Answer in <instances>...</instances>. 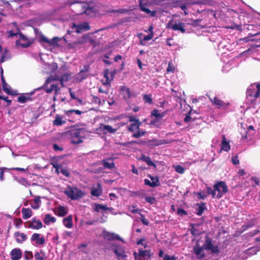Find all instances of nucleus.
Masks as SVG:
<instances>
[{
	"mask_svg": "<svg viewBox=\"0 0 260 260\" xmlns=\"http://www.w3.org/2000/svg\"><path fill=\"white\" fill-rule=\"evenodd\" d=\"M69 5L71 9L76 15H81L84 14V11L87 3L77 1H68L66 3V5Z\"/></svg>",
	"mask_w": 260,
	"mask_h": 260,
	"instance_id": "f257e3e1",
	"label": "nucleus"
},
{
	"mask_svg": "<svg viewBox=\"0 0 260 260\" xmlns=\"http://www.w3.org/2000/svg\"><path fill=\"white\" fill-rule=\"evenodd\" d=\"M71 136V142L72 144H78L83 142V131L82 129H78L71 132H68Z\"/></svg>",
	"mask_w": 260,
	"mask_h": 260,
	"instance_id": "f03ea898",
	"label": "nucleus"
},
{
	"mask_svg": "<svg viewBox=\"0 0 260 260\" xmlns=\"http://www.w3.org/2000/svg\"><path fill=\"white\" fill-rule=\"evenodd\" d=\"M66 195L72 200H78L82 198L85 193L77 187L68 186V190H66Z\"/></svg>",
	"mask_w": 260,
	"mask_h": 260,
	"instance_id": "7ed1b4c3",
	"label": "nucleus"
},
{
	"mask_svg": "<svg viewBox=\"0 0 260 260\" xmlns=\"http://www.w3.org/2000/svg\"><path fill=\"white\" fill-rule=\"evenodd\" d=\"M202 246L205 250L210 251L211 253L217 254L220 252L218 246L213 244L212 239L208 236L205 237V241Z\"/></svg>",
	"mask_w": 260,
	"mask_h": 260,
	"instance_id": "20e7f679",
	"label": "nucleus"
},
{
	"mask_svg": "<svg viewBox=\"0 0 260 260\" xmlns=\"http://www.w3.org/2000/svg\"><path fill=\"white\" fill-rule=\"evenodd\" d=\"M85 43H89L92 45L93 47H95L97 45V42L92 37L89 36H84L81 40L74 42L73 43H69L68 44V47L69 48H75L77 45Z\"/></svg>",
	"mask_w": 260,
	"mask_h": 260,
	"instance_id": "39448f33",
	"label": "nucleus"
},
{
	"mask_svg": "<svg viewBox=\"0 0 260 260\" xmlns=\"http://www.w3.org/2000/svg\"><path fill=\"white\" fill-rule=\"evenodd\" d=\"M56 78H53V77L52 76H50L49 77L45 83H44V84L41 86V87H39L37 89V90H40L41 89H44L46 92L47 93H50L52 91H55V92H56L57 91V90H58V88H57V85L55 84H51L50 85V87H48V85L49 83H50L52 81H53L54 80H56Z\"/></svg>",
	"mask_w": 260,
	"mask_h": 260,
	"instance_id": "423d86ee",
	"label": "nucleus"
},
{
	"mask_svg": "<svg viewBox=\"0 0 260 260\" xmlns=\"http://www.w3.org/2000/svg\"><path fill=\"white\" fill-rule=\"evenodd\" d=\"M213 188L215 191L218 192L217 198H221L223 195L228 191V188L226 183L224 181H218L214 185Z\"/></svg>",
	"mask_w": 260,
	"mask_h": 260,
	"instance_id": "0eeeda50",
	"label": "nucleus"
},
{
	"mask_svg": "<svg viewBox=\"0 0 260 260\" xmlns=\"http://www.w3.org/2000/svg\"><path fill=\"white\" fill-rule=\"evenodd\" d=\"M82 113V112L79 110H70L66 111V120L75 123L80 119Z\"/></svg>",
	"mask_w": 260,
	"mask_h": 260,
	"instance_id": "6e6552de",
	"label": "nucleus"
},
{
	"mask_svg": "<svg viewBox=\"0 0 260 260\" xmlns=\"http://www.w3.org/2000/svg\"><path fill=\"white\" fill-rule=\"evenodd\" d=\"M90 29V26L88 22H84L79 25H76L74 23H72L71 30H68L67 34H69L71 32H75L80 33L83 31H86Z\"/></svg>",
	"mask_w": 260,
	"mask_h": 260,
	"instance_id": "1a4fd4ad",
	"label": "nucleus"
},
{
	"mask_svg": "<svg viewBox=\"0 0 260 260\" xmlns=\"http://www.w3.org/2000/svg\"><path fill=\"white\" fill-rule=\"evenodd\" d=\"M133 255L135 256V260H142V257H144L145 256H147L148 258H150L151 256L153 255V253H151L150 250H143L142 249H140L139 250V253H137L136 251L134 252Z\"/></svg>",
	"mask_w": 260,
	"mask_h": 260,
	"instance_id": "9d476101",
	"label": "nucleus"
},
{
	"mask_svg": "<svg viewBox=\"0 0 260 260\" xmlns=\"http://www.w3.org/2000/svg\"><path fill=\"white\" fill-rule=\"evenodd\" d=\"M201 225L199 223H191L190 224V233L193 236L198 237L204 233V231L200 228Z\"/></svg>",
	"mask_w": 260,
	"mask_h": 260,
	"instance_id": "9b49d317",
	"label": "nucleus"
},
{
	"mask_svg": "<svg viewBox=\"0 0 260 260\" xmlns=\"http://www.w3.org/2000/svg\"><path fill=\"white\" fill-rule=\"evenodd\" d=\"M89 71V67L88 65H85L83 68L81 69L80 72L77 75L76 79L77 81L81 82L83 80L87 78Z\"/></svg>",
	"mask_w": 260,
	"mask_h": 260,
	"instance_id": "f8f14e48",
	"label": "nucleus"
},
{
	"mask_svg": "<svg viewBox=\"0 0 260 260\" xmlns=\"http://www.w3.org/2000/svg\"><path fill=\"white\" fill-rule=\"evenodd\" d=\"M102 236L103 238L108 241L119 240L122 241L121 237L114 233H110L106 230L102 232Z\"/></svg>",
	"mask_w": 260,
	"mask_h": 260,
	"instance_id": "ddd939ff",
	"label": "nucleus"
},
{
	"mask_svg": "<svg viewBox=\"0 0 260 260\" xmlns=\"http://www.w3.org/2000/svg\"><path fill=\"white\" fill-rule=\"evenodd\" d=\"M148 176L150 178L152 182L147 179H145L144 180L145 185L152 188H154L160 185V183L157 176H152L150 175H148Z\"/></svg>",
	"mask_w": 260,
	"mask_h": 260,
	"instance_id": "4468645a",
	"label": "nucleus"
},
{
	"mask_svg": "<svg viewBox=\"0 0 260 260\" xmlns=\"http://www.w3.org/2000/svg\"><path fill=\"white\" fill-rule=\"evenodd\" d=\"M113 250L118 260H126L127 255L123 247H118Z\"/></svg>",
	"mask_w": 260,
	"mask_h": 260,
	"instance_id": "2eb2a0df",
	"label": "nucleus"
},
{
	"mask_svg": "<svg viewBox=\"0 0 260 260\" xmlns=\"http://www.w3.org/2000/svg\"><path fill=\"white\" fill-rule=\"evenodd\" d=\"M28 224V228L35 230H39L43 227V223L40 220H37L36 217H34L30 221L26 222Z\"/></svg>",
	"mask_w": 260,
	"mask_h": 260,
	"instance_id": "dca6fc26",
	"label": "nucleus"
},
{
	"mask_svg": "<svg viewBox=\"0 0 260 260\" xmlns=\"http://www.w3.org/2000/svg\"><path fill=\"white\" fill-rule=\"evenodd\" d=\"M204 250L205 249L203 248V246H201L199 244H197L193 248V251L198 259H202L206 256Z\"/></svg>",
	"mask_w": 260,
	"mask_h": 260,
	"instance_id": "f3484780",
	"label": "nucleus"
},
{
	"mask_svg": "<svg viewBox=\"0 0 260 260\" xmlns=\"http://www.w3.org/2000/svg\"><path fill=\"white\" fill-rule=\"evenodd\" d=\"M169 27L171 28L174 30H179L182 33H185L186 31L185 29L184 28V24L182 22L174 23L171 21L169 23Z\"/></svg>",
	"mask_w": 260,
	"mask_h": 260,
	"instance_id": "a211bd4d",
	"label": "nucleus"
},
{
	"mask_svg": "<svg viewBox=\"0 0 260 260\" xmlns=\"http://www.w3.org/2000/svg\"><path fill=\"white\" fill-rule=\"evenodd\" d=\"M209 99L210 102L214 105L218 106V108H225L229 105H230V103H225L223 101L219 100L217 96H214L213 98L209 97Z\"/></svg>",
	"mask_w": 260,
	"mask_h": 260,
	"instance_id": "6ab92c4d",
	"label": "nucleus"
},
{
	"mask_svg": "<svg viewBox=\"0 0 260 260\" xmlns=\"http://www.w3.org/2000/svg\"><path fill=\"white\" fill-rule=\"evenodd\" d=\"M99 128L104 134H106L107 133L114 134L117 131L116 128H113L109 125H105L102 123L100 124Z\"/></svg>",
	"mask_w": 260,
	"mask_h": 260,
	"instance_id": "aec40b11",
	"label": "nucleus"
},
{
	"mask_svg": "<svg viewBox=\"0 0 260 260\" xmlns=\"http://www.w3.org/2000/svg\"><path fill=\"white\" fill-rule=\"evenodd\" d=\"M11 259L19 260L22 257V252L19 248L13 249L11 251Z\"/></svg>",
	"mask_w": 260,
	"mask_h": 260,
	"instance_id": "412c9836",
	"label": "nucleus"
},
{
	"mask_svg": "<svg viewBox=\"0 0 260 260\" xmlns=\"http://www.w3.org/2000/svg\"><path fill=\"white\" fill-rule=\"evenodd\" d=\"M84 12V14L92 17L95 16L96 13L95 8L90 6L88 3H87V6H85Z\"/></svg>",
	"mask_w": 260,
	"mask_h": 260,
	"instance_id": "4be33fe9",
	"label": "nucleus"
},
{
	"mask_svg": "<svg viewBox=\"0 0 260 260\" xmlns=\"http://www.w3.org/2000/svg\"><path fill=\"white\" fill-rule=\"evenodd\" d=\"M3 70H2L1 79H2V87H3V90L6 93H7L8 94H9V95L16 94L15 93H14L10 91V90L9 89V86L6 83L5 79L4 78V77L3 76Z\"/></svg>",
	"mask_w": 260,
	"mask_h": 260,
	"instance_id": "5701e85b",
	"label": "nucleus"
},
{
	"mask_svg": "<svg viewBox=\"0 0 260 260\" xmlns=\"http://www.w3.org/2000/svg\"><path fill=\"white\" fill-rule=\"evenodd\" d=\"M139 7L141 11L145 12L147 14L149 15L150 17H155L156 16V11H151L149 9L145 7L144 5L142 4V2H140L139 3Z\"/></svg>",
	"mask_w": 260,
	"mask_h": 260,
	"instance_id": "b1692460",
	"label": "nucleus"
},
{
	"mask_svg": "<svg viewBox=\"0 0 260 260\" xmlns=\"http://www.w3.org/2000/svg\"><path fill=\"white\" fill-rule=\"evenodd\" d=\"M14 236L16 237V242L18 243L21 244L27 239V236L24 233H21L19 232H16L14 233Z\"/></svg>",
	"mask_w": 260,
	"mask_h": 260,
	"instance_id": "393cba45",
	"label": "nucleus"
},
{
	"mask_svg": "<svg viewBox=\"0 0 260 260\" xmlns=\"http://www.w3.org/2000/svg\"><path fill=\"white\" fill-rule=\"evenodd\" d=\"M222 139L221 150L228 152L230 150L231 146L229 142L226 141L225 135L222 136Z\"/></svg>",
	"mask_w": 260,
	"mask_h": 260,
	"instance_id": "a878e982",
	"label": "nucleus"
},
{
	"mask_svg": "<svg viewBox=\"0 0 260 260\" xmlns=\"http://www.w3.org/2000/svg\"><path fill=\"white\" fill-rule=\"evenodd\" d=\"M102 164L105 169H112L115 168V164L111 159H104Z\"/></svg>",
	"mask_w": 260,
	"mask_h": 260,
	"instance_id": "bb28decb",
	"label": "nucleus"
},
{
	"mask_svg": "<svg viewBox=\"0 0 260 260\" xmlns=\"http://www.w3.org/2000/svg\"><path fill=\"white\" fill-rule=\"evenodd\" d=\"M22 214V218L24 219H26L30 218L32 215V211L31 209L23 208L21 209Z\"/></svg>",
	"mask_w": 260,
	"mask_h": 260,
	"instance_id": "cd10ccee",
	"label": "nucleus"
},
{
	"mask_svg": "<svg viewBox=\"0 0 260 260\" xmlns=\"http://www.w3.org/2000/svg\"><path fill=\"white\" fill-rule=\"evenodd\" d=\"M90 193L91 195L94 197H98L100 196L102 193V189L101 184L99 183L98 184L97 188H92L91 190Z\"/></svg>",
	"mask_w": 260,
	"mask_h": 260,
	"instance_id": "c85d7f7f",
	"label": "nucleus"
},
{
	"mask_svg": "<svg viewBox=\"0 0 260 260\" xmlns=\"http://www.w3.org/2000/svg\"><path fill=\"white\" fill-rule=\"evenodd\" d=\"M53 167L55 169V172L59 174L61 172L62 174L65 175V169L62 168L61 164H59L57 161H54L51 163Z\"/></svg>",
	"mask_w": 260,
	"mask_h": 260,
	"instance_id": "c756f323",
	"label": "nucleus"
},
{
	"mask_svg": "<svg viewBox=\"0 0 260 260\" xmlns=\"http://www.w3.org/2000/svg\"><path fill=\"white\" fill-rule=\"evenodd\" d=\"M33 201L34 202V204H30L31 207L35 210L38 209L40 208L41 206V198L39 196H37L33 199Z\"/></svg>",
	"mask_w": 260,
	"mask_h": 260,
	"instance_id": "7c9ffc66",
	"label": "nucleus"
},
{
	"mask_svg": "<svg viewBox=\"0 0 260 260\" xmlns=\"http://www.w3.org/2000/svg\"><path fill=\"white\" fill-rule=\"evenodd\" d=\"M11 55L10 53L9 52V50L7 48H5L4 49V51L3 53V54L2 55V57H1V59L0 60V63L4 62L7 61V60L11 59Z\"/></svg>",
	"mask_w": 260,
	"mask_h": 260,
	"instance_id": "2f4dec72",
	"label": "nucleus"
},
{
	"mask_svg": "<svg viewBox=\"0 0 260 260\" xmlns=\"http://www.w3.org/2000/svg\"><path fill=\"white\" fill-rule=\"evenodd\" d=\"M142 122H133L131 123L128 127V130L129 132H134L135 131L139 129L140 126Z\"/></svg>",
	"mask_w": 260,
	"mask_h": 260,
	"instance_id": "473e14b6",
	"label": "nucleus"
},
{
	"mask_svg": "<svg viewBox=\"0 0 260 260\" xmlns=\"http://www.w3.org/2000/svg\"><path fill=\"white\" fill-rule=\"evenodd\" d=\"M198 206L197 209V214L199 216L202 215L204 211L206 209V205L205 203H198L197 204Z\"/></svg>",
	"mask_w": 260,
	"mask_h": 260,
	"instance_id": "72a5a7b5",
	"label": "nucleus"
},
{
	"mask_svg": "<svg viewBox=\"0 0 260 260\" xmlns=\"http://www.w3.org/2000/svg\"><path fill=\"white\" fill-rule=\"evenodd\" d=\"M142 160L146 162L147 164V165L149 166H152L154 167V168L156 167V165L151 160L150 157L148 156L142 155Z\"/></svg>",
	"mask_w": 260,
	"mask_h": 260,
	"instance_id": "f704fd0d",
	"label": "nucleus"
},
{
	"mask_svg": "<svg viewBox=\"0 0 260 260\" xmlns=\"http://www.w3.org/2000/svg\"><path fill=\"white\" fill-rule=\"evenodd\" d=\"M45 258V252L42 250H41L39 252H36L35 254V260H44Z\"/></svg>",
	"mask_w": 260,
	"mask_h": 260,
	"instance_id": "c9c22d12",
	"label": "nucleus"
},
{
	"mask_svg": "<svg viewBox=\"0 0 260 260\" xmlns=\"http://www.w3.org/2000/svg\"><path fill=\"white\" fill-rule=\"evenodd\" d=\"M55 218L51 216L50 214H46L44 219V222L47 225L49 224L51 222H55Z\"/></svg>",
	"mask_w": 260,
	"mask_h": 260,
	"instance_id": "e433bc0d",
	"label": "nucleus"
},
{
	"mask_svg": "<svg viewBox=\"0 0 260 260\" xmlns=\"http://www.w3.org/2000/svg\"><path fill=\"white\" fill-rule=\"evenodd\" d=\"M143 100H144L145 103H147L149 105H151L153 103L151 94H143Z\"/></svg>",
	"mask_w": 260,
	"mask_h": 260,
	"instance_id": "4c0bfd02",
	"label": "nucleus"
},
{
	"mask_svg": "<svg viewBox=\"0 0 260 260\" xmlns=\"http://www.w3.org/2000/svg\"><path fill=\"white\" fill-rule=\"evenodd\" d=\"M110 208L105 205L96 204L94 210L95 212H99L100 210H109Z\"/></svg>",
	"mask_w": 260,
	"mask_h": 260,
	"instance_id": "58836bf2",
	"label": "nucleus"
},
{
	"mask_svg": "<svg viewBox=\"0 0 260 260\" xmlns=\"http://www.w3.org/2000/svg\"><path fill=\"white\" fill-rule=\"evenodd\" d=\"M109 70L107 69V70H105L104 76L106 79V80L105 82L102 81V83L103 85H110V80L109 79Z\"/></svg>",
	"mask_w": 260,
	"mask_h": 260,
	"instance_id": "ea45409f",
	"label": "nucleus"
},
{
	"mask_svg": "<svg viewBox=\"0 0 260 260\" xmlns=\"http://www.w3.org/2000/svg\"><path fill=\"white\" fill-rule=\"evenodd\" d=\"M151 114L156 118H161L165 115V113H159L158 110L155 109L152 111Z\"/></svg>",
	"mask_w": 260,
	"mask_h": 260,
	"instance_id": "a19ab883",
	"label": "nucleus"
},
{
	"mask_svg": "<svg viewBox=\"0 0 260 260\" xmlns=\"http://www.w3.org/2000/svg\"><path fill=\"white\" fill-rule=\"evenodd\" d=\"M138 132L137 133H134L132 136L133 137L135 138H139L141 137L144 136L146 134V132L145 131H141L139 129L137 130Z\"/></svg>",
	"mask_w": 260,
	"mask_h": 260,
	"instance_id": "79ce46f5",
	"label": "nucleus"
},
{
	"mask_svg": "<svg viewBox=\"0 0 260 260\" xmlns=\"http://www.w3.org/2000/svg\"><path fill=\"white\" fill-rule=\"evenodd\" d=\"M56 214L59 216H64L65 215V207L63 206L58 207Z\"/></svg>",
	"mask_w": 260,
	"mask_h": 260,
	"instance_id": "37998d69",
	"label": "nucleus"
},
{
	"mask_svg": "<svg viewBox=\"0 0 260 260\" xmlns=\"http://www.w3.org/2000/svg\"><path fill=\"white\" fill-rule=\"evenodd\" d=\"M53 123L55 125L59 126L62 125L63 123V121L62 120V118L60 116H56L55 120L53 121Z\"/></svg>",
	"mask_w": 260,
	"mask_h": 260,
	"instance_id": "c03bdc74",
	"label": "nucleus"
},
{
	"mask_svg": "<svg viewBox=\"0 0 260 260\" xmlns=\"http://www.w3.org/2000/svg\"><path fill=\"white\" fill-rule=\"evenodd\" d=\"M153 37V34L152 32L148 34V35L145 36L143 39V40H141L140 41V44L143 46L145 45V44L143 43V41H149L152 39Z\"/></svg>",
	"mask_w": 260,
	"mask_h": 260,
	"instance_id": "a18cd8bd",
	"label": "nucleus"
},
{
	"mask_svg": "<svg viewBox=\"0 0 260 260\" xmlns=\"http://www.w3.org/2000/svg\"><path fill=\"white\" fill-rule=\"evenodd\" d=\"M121 90L125 93L127 98L129 99L131 98V92L128 87H126V86H122L121 87Z\"/></svg>",
	"mask_w": 260,
	"mask_h": 260,
	"instance_id": "49530a36",
	"label": "nucleus"
},
{
	"mask_svg": "<svg viewBox=\"0 0 260 260\" xmlns=\"http://www.w3.org/2000/svg\"><path fill=\"white\" fill-rule=\"evenodd\" d=\"M254 224L252 222H249L245 224H244L242 226L241 233L245 231L246 230L253 226Z\"/></svg>",
	"mask_w": 260,
	"mask_h": 260,
	"instance_id": "de8ad7c7",
	"label": "nucleus"
},
{
	"mask_svg": "<svg viewBox=\"0 0 260 260\" xmlns=\"http://www.w3.org/2000/svg\"><path fill=\"white\" fill-rule=\"evenodd\" d=\"M91 96L92 97V102L93 103H94L95 104H98L99 105H101L103 104L102 101V100H101L100 98H99V97H98L96 96H95L94 95H92Z\"/></svg>",
	"mask_w": 260,
	"mask_h": 260,
	"instance_id": "09e8293b",
	"label": "nucleus"
},
{
	"mask_svg": "<svg viewBox=\"0 0 260 260\" xmlns=\"http://www.w3.org/2000/svg\"><path fill=\"white\" fill-rule=\"evenodd\" d=\"M206 189L208 194L211 195L213 198H214L215 197L216 192L214 188L213 189L210 187H207Z\"/></svg>",
	"mask_w": 260,
	"mask_h": 260,
	"instance_id": "8fccbe9b",
	"label": "nucleus"
},
{
	"mask_svg": "<svg viewBox=\"0 0 260 260\" xmlns=\"http://www.w3.org/2000/svg\"><path fill=\"white\" fill-rule=\"evenodd\" d=\"M29 99V98L21 95L18 98L17 101L20 103H25Z\"/></svg>",
	"mask_w": 260,
	"mask_h": 260,
	"instance_id": "3c124183",
	"label": "nucleus"
},
{
	"mask_svg": "<svg viewBox=\"0 0 260 260\" xmlns=\"http://www.w3.org/2000/svg\"><path fill=\"white\" fill-rule=\"evenodd\" d=\"M24 258L25 260H32L33 254L31 251H25Z\"/></svg>",
	"mask_w": 260,
	"mask_h": 260,
	"instance_id": "603ef678",
	"label": "nucleus"
},
{
	"mask_svg": "<svg viewBox=\"0 0 260 260\" xmlns=\"http://www.w3.org/2000/svg\"><path fill=\"white\" fill-rule=\"evenodd\" d=\"M18 35L20 37V39L16 41L17 44H19V42L28 41L27 37L24 36L22 32L18 33Z\"/></svg>",
	"mask_w": 260,
	"mask_h": 260,
	"instance_id": "864d4df0",
	"label": "nucleus"
},
{
	"mask_svg": "<svg viewBox=\"0 0 260 260\" xmlns=\"http://www.w3.org/2000/svg\"><path fill=\"white\" fill-rule=\"evenodd\" d=\"M190 21L191 22L189 23L190 25L193 26H198L199 25V23L202 21V19L199 18L195 20H190Z\"/></svg>",
	"mask_w": 260,
	"mask_h": 260,
	"instance_id": "5fc2aeb1",
	"label": "nucleus"
},
{
	"mask_svg": "<svg viewBox=\"0 0 260 260\" xmlns=\"http://www.w3.org/2000/svg\"><path fill=\"white\" fill-rule=\"evenodd\" d=\"M177 214L178 215L183 217V216L186 215L187 214V212L182 208H178L177 211Z\"/></svg>",
	"mask_w": 260,
	"mask_h": 260,
	"instance_id": "6e6d98bb",
	"label": "nucleus"
},
{
	"mask_svg": "<svg viewBox=\"0 0 260 260\" xmlns=\"http://www.w3.org/2000/svg\"><path fill=\"white\" fill-rule=\"evenodd\" d=\"M31 44V42L27 41H24V42H19V44H18V45H19L21 47H22L23 48H25L30 46Z\"/></svg>",
	"mask_w": 260,
	"mask_h": 260,
	"instance_id": "4d7b16f0",
	"label": "nucleus"
},
{
	"mask_svg": "<svg viewBox=\"0 0 260 260\" xmlns=\"http://www.w3.org/2000/svg\"><path fill=\"white\" fill-rule=\"evenodd\" d=\"M145 200L146 202L149 203L151 205L153 204L156 202L155 198L152 197H146Z\"/></svg>",
	"mask_w": 260,
	"mask_h": 260,
	"instance_id": "13d9d810",
	"label": "nucleus"
},
{
	"mask_svg": "<svg viewBox=\"0 0 260 260\" xmlns=\"http://www.w3.org/2000/svg\"><path fill=\"white\" fill-rule=\"evenodd\" d=\"M175 171L179 174H183L185 171V169L183 167L180 165H177L175 168Z\"/></svg>",
	"mask_w": 260,
	"mask_h": 260,
	"instance_id": "bf43d9fd",
	"label": "nucleus"
},
{
	"mask_svg": "<svg viewBox=\"0 0 260 260\" xmlns=\"http://www.w3.org/2000/svg\"><path fill=\"white\" fill-rule=\"evenodd\" d=\"M14 222L15 226L19 228V226L22 224L23 221L20 218H17L14 220Z\"/></svg>",
	"mask_w": 260,
	"mask_h": 260,
	"instance_id": "052dcab7",
	"label": "nucleus"
},
{
	"mask_svg": "<svg viewBox=\"0 0 260 260\" xmlns=\"http://www.w3.org/2000/svg\"><path fill=\"white\" fill-rule=\"evenodd\" d=\"M256 87L257 88V91L256 92L254 93V94L253 95V96L255 98V99H256L257 98L259 97V96L260 95V84H257L256 85Z\"/></svg>",
	"mask_w": 260,
	"mask_h": 260,
	"instance_id": "680f3d73",
	"label": "nucleus"
},
{
	"mask_svg": "<svg viewBox=\"0 0 260 260\" xmlns=\"http://www.w3.org/2000/svg\"><path fill=\"white\" fill-rule=\"evenodd\" d=\"M140 219L143 224L145 225H148L149 222L148 220L145 218V216L143 214H140Z\"/></svg>",
	"mask_w": 260,
	"mask_h": 260,
	"instance_id": "e2e57ef3",
	"label": "nucleus"
},
{
	"mask_svg": "<svg viewBox=\"0 0 260 260\" xmlns=\"http://www.w3.org/2000/svg\"><path fill=\"white\" fill-rule=\"evenodd\" d=\"M40 235L38 233L34 234L31 237V241H37L40 238Z\"/></svg>",
	"mask_w": 260,
	"mask_h": 260,
	"instance_id": "0e129e2a",
	"label": "nucleus"
},
{
	"mask_svg": "<svg viewBox=\"0 0 260 260\" xmlns=\"http://www.w3.org/2000/svg\"><path fill=\"white\" fill-rule=\"evenodd\" d=\"M3 100L7 103V106L10 105L12 103V100H9L8 97H5L4 95H0V100Z\"/></svg>",
	"mask_w": 260,
	"mask_h": 260,
	"instance_id": "69168bd1",
	"label": "nucleus"
},
{
	"mask_svg": "<svg viewBox=\"0 0 260 260\" xmlns=\"http://www.w3.org/2000/svg\"><path fill=\"white\" fill-rule=\"evenodd\" d=\"M260 233V231L259 230H254L253 231V232H251V233H247L245 236L246 237V238H248V237H252V236H255V235H256L257 234Z\"/></svg>",
	"mask_w": 260,
	"mask_h": 260,
	"instance_id": "338daca9",
	"label": "nucleus"
},
{
	"mask_svg": "<svg viewBox=\"0 0 260 260\" xmlns=\"http://www.w3.org/2000/svg\"><path fill=\"white\" fill-rule=\"evenodd\" d=\"M58 40V38L54 37L52 40H50V43L49 44L51 45H55L56 44H57Z\"/></svg>",
	"mask_w": 260,
	"mask_h": 260,
	"instance_id": "774afa93",
	"label": "nucleus"
}]
</instances>
